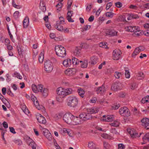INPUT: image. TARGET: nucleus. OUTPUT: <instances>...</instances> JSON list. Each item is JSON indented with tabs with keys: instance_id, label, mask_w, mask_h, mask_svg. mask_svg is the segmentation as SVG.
<instances>
[{
	"instance_id": "nucleus-1",
	"label": "nucleus",
	"mask_w": 149,
	"mask_h": 149,
	"mask_svg": "<svg viewBox=\"0 0 149 149\" xmlns=\"http://www.w3.org/2000/svg\"><path fill=\"white\" fill-rule=\"evenodd\" d=\"M72 89L70 88L65 89L61 87L58 88L56 90L57 94L62 96L63 97L72 94Z\"/></svg>"
},
{
	"instance_id": "nucleus-2",
	"label": "nucleus",
	"mask_w": 149,
	"mask_h": 149,
	"mask_svg": "<svg viewBox=\"0 0 149 149\" xmlns=\"http://www.w3.org/2000/svg\"><path fill=\"white\" fill-rule=\"evenodd\" d=\"M55 51L56 54L58 56L64 57L66 55V51L65 48L61 45L56 46Z\"/></svg>"
},
{
	"instance_id": "nucleus-3",
	"label": "nucleus",
	"mask_w": 149,
	"mask_h": 149,
	"mask_svg": "<svg viewBox=\"0 0 149 149\" xmlns=\"http://www.w3.org/2000/svg\"><path fill=\"white\" fill-rule=\"evenodd\" d=\"M68 105L70 107H74L76 106L78 103L77 99L74 96L69 97L67 99Z\"/></svg>"
},
{
	"instance_id": "nucleus-4",
	"label": "nucleus",
	"mask_w": 149,
	"mask_h": 149,
	"mask_svg": "<svg viewBox=\"0 0 149 149\" xmlns=\"http://www.w3.org/2000/svg\"><path fill=\"white\" fill-rule=\"evenodd\" d=\"M45 70L47 73L51 72L53 69V66L52 62L49 60H47L44 63Z\"/></svg>"
},
{
	"instance_id": "nucleus-5",
	"label": "nucleus",
	"mask_w": 149,
	"mask_h": 149,
	"mask_svg": "<svg viewBox=\"0 0 149 149\" xmlns=\"http://www.w3.org/2000/svg\"><path fill=\"white\" fill-rule=\"evenodd\" d=\"M73 117L71 113H66L64 115L63 119L67 123L71 125Z\"/></svg>"
},
{
	"instance_id": "nucleus-6",
	"label": "nucleus",
	"mask_w": 149,
	"mask_h": 149,
	"mask_svg": "<svg viewBox=\"0 0 149 149\" xmlns=\"http://www.w3.org/2000/svg\"><path fill=\"white\" fill-rule=\"evenodd\" d=\"M119 112L120 115L125 116H129L130 115L129 110L126 107H124L120 108Z\"/></svg>"
},
{
	"instance_id": "nucleus-7",
	"label": "nucleus",
	"mask_w": 149,
	"mask_h": 149,
	"mask_svg": "<svg viewBox=\"0 0 149 149\" xmlns=\"http://www.w3.org/2000/svg\"><path fill=\"white\" fill-rule=\"evenodd\" d=\"M83 123V122L80 116H73L71 125H77L82 124Z\"/></svg>"
},
{
	"instance_id": "nucleus-8",
	"label": "nucleus",
	"mask_w": 149,
	"mask_h": 149,
	"mask_svg": "<svg viewBox=\"0 0 149 149\" xmlns=\"http://www.w3.org/2000/svg\"><path fill=\"white\" fill-rule=\"evenodd\" d=\"M79 116H80L83 122L86 121L88 120L91 119L92 118V116L88 113H83L79 114Z\"/></svg>"
},
{
	"instance_id": "nucleus-9",
	"label": "nucleus",
	"mask_w": 149,
	"mask_h": 149,
	"mask_svg": "<svg viewBox=\"0 0 149 149\" xmlns=\"http://www.w3.org/2000/svg\"><path fill=\"white\" fill-rule=\"evenodd\" d=\"M127 131L130 134L132 138H136L137 137H139L143 133H140L139 135H138V133L136 132V130L133 129H127Z\"/></svg>"
},
{
	"instance_id": "nucleus-10",
	"label": "nucleus",
	"mask_w": 149,
	"mask_h": 149,
	"mask_svg": "<svg viewBox=\"0 0 149 149\" xmlns=\"http://www.w3.org/2000/svg\"><path fill=\"white\" fill-rule=\"evenodd\" d=\"M42 130L44 135L50 141L52 139L51 134L47 129L43 128H42Z\"/></svg>"
},
{
	"instance_id": "nucleus-11",
	"label": "nucleus",
	"mask_w": 149,
	"mask_h": 149,
	"mask_svg": "<svg viewBox=\"0 0 149 149\" xmlns=\"http://www.w3.org/2000/svg\"><path fill=\"white\" fill-rule=\"evenodd\" d=\"M121 84L119 82H116L113 84L111 86V89L114 91L121 89Z\"/></svg>"
},
{
	"instance_id": "nucleus-12",
	"label": "nucleus",
	"mask_w": 149,
	"mask_h": 149,
	"mask_svg": "<svg viewBox=\"0 0 149 149\" xmlns=\"http://www.w3.org/2000/svg\"><path fill=\"white\" fill-rule=\"evenodd\" d=\"M142 125L147 130L149 129V119L147 118H143L141 120Z\"/></svg>"
},
{
	"instance_id": "nucleus-13",
	"label": "nucleus",
	"mask_w": 149,
	"mask_h": 149,
	"mask_svg": "<svg viewBox=\"0 0 149 149\" xmlns=\"http://www.w3.org/2000/svg\"><path fill=\"white\" fill-rule=\"evenodd\" d=\"M121 52L120 51H115L113 52V59L115 60H118L121 57Z\"/></svg>"
},
{
	"instance_id": "nucleus-14",
	"label": "nucleus",
	"mask_w": 149,
	"mask_h": 149,
	"mask_svg": "<svg viewBox=\"0 0 149 149\" xmlns=\"http://www.w3.org/2000/svg\"><path fill=\"white\" fill-rule=\"evenodd\" d=\"M37 119L38 122L40 123L45 124L46 123V120L45 118L40 114H38Z\"/></svg>"
},
{
	"instance_id": "nucleus-15",
	"label": "nucleus",
	"mask_w": 149,
	"mask_h": 149,
	"mask_svg": "<svg viewBox=\"0 0 149 149\" xmlns=\"http://www.w3.org/2000/svg\"><path fill=\"white\" fill-rule=\"evenodd\" d=\"M106 91V88L103 85H102L101 86L99 87L96 89V91L97 92V94L100 93L101 94H103Z\"/></svg>"
},
{
	"instance_id": "nucleus-16",
	"label": "nucleus",
	"mask_w": 149,
	"mask_h": 149,
	"mask_svg": "<svg viewBox=\"0 0 149 149\" xmlns=\"http://www.w3.org/2000/svg\"><path fill=\"white\" fill-rule=\"evenodd\" d=\"M126 30L129 32L135 33L136 30L137 28L136 26H128L125 28Z\"/></svg>"
},
{
	"instance_id": "nucleus-17",
	"label": "nucleus",
	"mask_w": 149,
	"mask_h": 149,
	"mask_svg": "<svg viewBox=\"0 0 149 149\" xmlns=\"http://www.w3.org/2000/svg\"><path fill=\"white\" fill-rule=\"evenodd\" d=\"M87 110L88 113L91 115V114L96 113L99 111L98 109L94 108L88 109Z\"/></svg>"
},
{
	"instance_id": "nucleus-18",
	"label": "nucleus",
	"mask_w": 149,
	"mask_h": 149,
	"mask_svg": "<svg viewBox=\"0 0 149 149\" xmlns=\"http://www.w3.org/2000/svg\"><path fill=\"white\" fill-rule=\"evenodd\" d=\"M29 19L28 17H25V19L23 22V26L24 28H26L27 27L28 25V23L29 22Z\"/></svg>"
},
{
	"instance_id": "nucleus-19",
	"label": "nucleus",
	"mask_w": 149,
	"mask_h": 149,
	"mask_svg": "<svg viewBox=\"0 0 149 149\" xmlns=\"http://www.w3.org/2000/svg\"><path fill=\"white\" fill-rule=\"evenodd\" d=\"M97 62V57L95 56H93L91 58V61L89 63L91 64L94 65L96 64Z\"/></svg>"
},
{
	"instance_id": "nucleus-20",
	"label": "nucleus",
	"mask_w": 149,
	"mask_h": 149,
	"mask_svg": "<svg viewBox=\"0 0 149 149\" xmlns=\"http://www.w3.org/2000/svg\"><path fill=\"white\" fill-rule=\"evenodd\" d=\"M107 34L111 36H114L117 35V32L114 30L109 29L107 31Z\"/></svg>"
},
{
	"instance_id": "nucleus-21",
	"label": "nucleus",
	"mask_w": 149,
	"mask_h": 149,
	"mask_svg": "<svg viewBox=\"0 0 149 149\" xmlns=\"http://www.w3.org/2000/svg\"><path fill=\"white\" fill-rule=\"evenodd\" d=\"M77 92L79 95L82 97H84V96L85 91L81 88H80L78 89Z\"/></svg>"
},
{
	"instance_id": "nucleus-22",
	"label": "nucleus",
	"mask_w": 149,
	"mask_h": 149,
	"mask_svg": "<svg viewBox=\"0 0 149 149\" xmlns=\"http://www.w3.org/2000/svg\"><path fill=\"white\" fill-rule=\"evenodd\" d=\"M44 51H43L41 52L39 56V61L40 63H42L43 62L44 59Z\"/></svg>"
},
{
	"instance_id": "nucleus-23",
	"label": "nucleus",
	"mask_w": 149,
	"mask_h": 149,
	"mask_svg": "<svg viewBox=\"0 0 149 149\" xmlns=\"http://www.w3.org/2000/svg\"><path fill=\"white\" fill-rule=\"evenodd\" d=\"M80 63H82L81 66V67L83 68H86L88 65V61L87 60H85L84 61H79Z\"/></svg>"
},
{
	"instance_id": "nucleus-24",
	"label": "nucleus",
	"mask_w": 149,
	"mask_h": 149,
	"mask_svg": "<svg viewBox=\"0 0 149 149\" xmlns=\"http://www.w3.org/2000/svg\"><path fill=\"white\" fill-rule=\"evenodd\" d=\"M142 139L144 142L149 141V133H146L143 137Z\"/></svg>"
},
{
	"instance_id": "nucleus-25",
	"label": "nucleus",
	"mask_w": 149,
	"mask_h": 149,
	"mask_svg": "<svg viewBox=\"0 0 149 149\" xmlns=\"http://www.w3.org/2000/svg\"><path fill=\"white\" fill-rule=\"evenodd\" d=\"M106 117L107 119H104V120H105L106 121L110 122L113 120V115H107Z\"/></svg>"
},
{
	"instance_id": "nucleus-26",
	"label": "nucleus",
	"mask_w": 149,
	"mask_h": 149,
	"mask_svg": "<svg viewBox=\"0 0 149 149\" xmlns=\"http://www.w3.org/2000/svg\"><path fill=\"white\" fill-rule=\"evenodd\" d=\"M40 7L43 8V9H42L43 12H44L46 10V7L45 6V4L43 0L40 1Z\"/></svg>"
},
{
	"instance_id": "nucleus-27",
	"label": "nucleus",
	"mask_w": 149,
	"mask_h": 149,
	"mask_svg": "<svg viewBox=\"0 0 149 149\" xmlns=\"http://www.w3.org/2000/svg\"><path fill=\"white\" fill-rule=\"evenodd\" d=\"M141 102L142 103H144L145 102H149V96L147 95L145 97L143 98Z\"/></svg>"
},
{
	"instance_id": "nucleus-28",
	"label": "nucleus",
	"mask_w": 149,
	"mask_h": 149,
	"mask_svg": "<svg viewBox=\"0 0 149 149\" xmlns=\"http://www.w3.org/2000/svg\"><path fill=\"white\" fill-rule=\"evenodd\" d=\"M88 147L91 149L96 148L95 144L93 142H90L88 143Z\"/></svg>"
},
{
	"instance_id": "nucleus-29",
	"label": "nucleus",
	"mask_w": 149,
	"mask_h": 149,
	"mask_svg": "<svg viewBox=\"0 0 149 149\" xmlns=\"http://www.w3.org/2000/svg\"><path fill=\"white\" fill-rule=\"evenodd\" d=\"M120 124V123L117 120L114 121L113 123H110V124L111 126L114 127H118Z\"/></svg>"
},
{
	"instance_id": "nucleus-30",
	"label": "nucleus",
	"mask_w": 149,
	"mask_h": 149,
	"mask_svg": "<svg viewBox=\"0 0 149 149\" xmlns=\"http://www.w3.org/2000/svg\"><path fill=\"white\" fill-rule=\"evenodd\" d=\"M118 21L120 22H125L126 21L124 15H120L118 17Z\"/></svg>"
},
{
	"instance_id": "nucleus-31",
	"label": "nucleus",
	"mask_w": 149,
	"mask_h": 149,
	"mask_svg": "<svg viewBox=\"0 0 149 149\" xmlns=\"http://www.w3.org/2000/svg\"><path fill=\"white\" fill-rule=\"evenodd\" d=\"M62 2H60L58 3L57 4L56 6V8H58L57 9V10L58 11L57 12H58L61 10V8L62 6V3H61Z\"/></svg>"
},
{
	"instance_id": "nucleus-32",
	"label": "nucleus",
	"mask_w": 149,
	"mask_h": 149,
	"mask_svg": "<svg viewBox=\"0 0 149 149\" xmlns=\"http://www.w3.org/2000/svg\"><path fill=\"white\" fill-rule=\"evenodd\" d=\"M42 95L43 96L45 97H46L48 95V90L47 88H44L42 91Z\"/></svg>"
},
{
	"instance_id": "nucleus-33",
	"label": "nucleus",
	"mask_w": 149,
	"mask_h": 149,
	"mask_svg": "<svg viewBox=\"0 0 149 149\" xmlns=\"http://www.w3.org/2000/svg\"><path fill=\"white\" fill-rule=\"evenodd\" d=\"M36 144L34 141L30 142L29 144V145L31 146L32 149H36Z\"/></svg>"
},
{
	"instance_id": "nucleus-34",
	"label": "nucleus",
	"mask_w": 149,
	"mask_h": 149,
	"mask_svg": "<svg viewBox=\"0 0 149 149\" xmlns=\"http://www.w3.org/2000/svg\"><path fill=\"white\" fill-rule=\"evenodd\" d=\"M32 88L33 91L34 93H37L38 92L37 86L34 84H33L32 85Z\"/></svg>"
},
{
	"instance_id": "nucleus-35",
	"label": "nucleus",
	"mask_w": 149,
	"mask_h": 149,
	"mask_svg": "<svg viewBox=\"0 0 149 149\" xmlns=\"http://www.w3.org/2000/svg\"><path fill=\"white\" fill-rule=\"evenodd\" d=\"M67 18L68 21L70 22H74V20L72 19L71 18V17L72 16V15H70V14H68V13H67Z\"/></svg>"
},
{
	"instance_id": "nucleus-36",
	"label": "nucleus",
	"mask_w": 149,
	"mask_h": 149,
	"mask_svg": "<svg viewBox=\"0 0 149 149\" xmlns=\"http://www.w3.org/2000/svg\"><path fill=\"white\" fill-rule=\"evenodd\" d=\"M138 79H142L144 78L145 77V75L142 72H140L138 73Z\"/></svg>"
},
{
	"instance_id": "nucleus-37",
	"label": "nucleus",
	"mask_w": 149,
	"mask_h": 149,
	"mask_svg": "<svg viewBox=\"0 0 149 149\" xmlns=\"http://www.w3.org/2000/svg\"><path fill=\"white\" fill-rule=\"evenodd\" d=\"M114 75L116 78L119 79L120 76L121 75V74L120 72L116 71L115 72Z\"/></svg>"
},
{
	"instance_id": "nucleus-38",
	"label": "nucleus",
	"mask_w": 149,
	"mask_h": 149,
	"mask_svg": "<svg viewBox=\"0 0 149 149\" xmlns=\"http://www.w3.org/2000/svg\"><path fill=\"white\" fill-rule=\"evenodd\" d=\"M79 62L78 59L74 57L73 58H72V63L73 65H77V64H78Z\"/></svg>"
},
{
	"instance_id": "nucleus-39",
	"label": "nucleus",
	"mask_w": 149,
	"mask_h": 149,
	"mask_svg": "<svg viewBox=\"0 0 149 149\" xmlns=\"http://www.w3.org/2000/svg\"><path fill=\"white\" fill-rule=\"evenodd\" d=\"M120 105L119 104H117V103H114L113 104V105L112 106V109L115 110L118 109L119 107H120Z\"/></svg>"
},
{
	"instance_id": "nucleus-40",
	"label": "nucleus",
	"mask_w": 149,
	"mask_h": 149,
	"mask_svg": "<svg viewBox=\"0 0 149 149\" xmlns=\"http://www.w3.org/2000/svg\"><path fill=\"white\" fill-rule=\"evenodd\" d=\"M114 15V13L111 12H107L106 13V16L108 17H110L111 18H112L113 17Z\"/></svg>"
},
{
	"instance_id": "nucleus-41",
	"label": "nucleus",
	"mask_w": 149,
	"mask_h": 149,
	"mask_svg": "<svg viewBox=\"0 0 149 149\" xmlns=\"http://www.w3.org/2000/svg\"><path fill=\"white\" fill-rule=\"evenodd\" d=\"M134 34L138 36L142 35V31L141 30H138L137 29L135 32L134 33Z\"/></svg>"
},
{
	"instance_id": "nucleus-42",
	"label": "nucleus",
	"mask_w": 149,
	"mask_h": 149,
	"mask_svg": "<svg viewBox=\"0 0 149 149\" xmlns=\"http://www.w3.org/2000/svg\"><path fill=\"white\" fill-rule=\"evenodd\" d=\"M104 147L105 149H109L110 146V145L107 142H104Z\"/></svg>"
},
{
	"instance_id": "nucleus-43",
	"label": "nucleus",
	"mask_w": 149,
	"mask_h": 149,
	"mask_svg": "<svg viewBox=\"0 0 149 149\" xmlns=\"http://www.w3.org/2000/svg\"><path fill=\"white\" fill-rule=\"evenodd\" d=\"M37 87L38 92H42V90L44 88H43L42 85V84H38L37 85Z\"/></svg>"
},
{
	"instance_id": "nucleus-44",
	"label": "nucleus",
	"mask_w": 149,
	"mask_h": 149,
	"mask_svg": "<svg viewBox=\"0 0 149 149\" xmlns=\"http://www.w3.org/2000/svg\"><path fill=\"white\" fill-rule=\"evenodd\" d=\"M13 76H15V77H17L20 79H21L22 78V77L21 75H20L17 72L14 73Z\"/></svg>"
},
{
	"instance_id": "nucleus-45",
	"label": "nucleus",
	"mask_w": 149,
	"mask_h": 149,
	"mask_svg": "<svg viewBox=\"0 0 149 149\" xmlns=\"http://www.w3.org/2000/svg\"><path fill=\"white\" fill-rule=\"evenodd\" d=\"M125 77L127 78H129L130 77V74L129 70L125 69Z\"/></svg>"
},
{
	"instance_id": "nucleus-46",
	"label": "nucleus",
	"mask_w": 149,
	"mask_h": 149,
	"mask_svg": "<svg viewBox=\"0 0 149 149\" xmlns=\"http://www.w3.org/2000/svg\"><path fill=\"white\" fill-rule=\"evenodd\" d=\"M80 50L78 49V47H77L74 51V54L76 55H79L80 53Z\"/></svg>"
},
{
	"instance_id": "nucleus-47",
	"label": "nucleus",
	"mask_w": 149,
	"mask_h": 149,
	"mask_svg": "<svg viewBox=\"0 0 149 149\" xmlns=\"http://www.w3.org/2000/svg\"><path fill=\"white\" fill-rule=\"evenodd\" d=\"M91 28V26L86 25L83 27L82 29L83 31H85Z\"/></svg>"
},
{
	"instance_id": "nucleus-48",
	"label": "nucleus",
	"mask_w": 149,
	"mask_h": 149,
	"mask_svg": "<svg viewBox=\"0 0 149 149\" xmlns=\"http://www.w3.org/2000/svg\"><path fill=\"white\" fill-rule=\"evenodd\" d=\"M55 27L59 31H62L63 30V27L62 26H55Z\"/></svg>"
},
{
	"instance_id": "nucleus-49",
	"label": "nucleus",
	"mask_w": 149,
	"mask_h": 149,
	"mask_svg": "<svg viewBox=\"0 0 149 149\" xmlns=\"http://www.w3.org/2000/svg\"><path fill=\"white\" fill-rule=\"evenodd\" d=\"M130 17H131V18L135 19H137L139 18V17L137 15L132 14H130Z\"/></svg>"
},
{
	"instance_id": "nucleus-50",
	"label": "nucleus",
	"mask_w": 149,
	"mask_h": 149,
	"mask_svg": "<svg viewBox=\"0 0 149 149\" xmlns=\"http://www.w3.org/2000/svg\"><path fill=\"white\" fill-rule=\"evenodd\" d=\"M19 12L18 11H15L13 14V17L15 19H17L19 16Z\"/></svg>"
},
{
	"instance_id": "nucleus-51",
	"label": "nucleus",
	"mask_w": 149,
	"mask_h": 149,
	"mask_svg": "<svg viewBox=\"0 0 149 149\" xmlns=\"http://www.w3.org/2000/svg\"><path fill=\"white\" fill-rule=\"evenodd\" d=\"M115 4L116 6L118 8H120L122 6V4L119 1L117 2Z\"/></svg>"
},
{
	"instance_id": "nucleus-52",
	"label": "nucleus",
	"mask_w": 149,
	"mask_h": 149,
	"mask_svg": "<svg viewBox=\"0 0 149 149\" xmlns=\"http://www.w3.org/2000/svg\"><path fill=\"white\" fill-rule=\"evenodd\" d=\"M15 144L17 145L20 146L22 144V141L20 140H16L14 141Z\"/></svg>"
},
{
	"instance_id": "nucleus-53",
	"label": "nucleus",
	"mask_w": 149,
	"mask_h": 149,
	"mask_svg": "<svg viewBox=\"0 0 149 149\" xmlns=\"http://www.w3.org/2000/svg\"><path fill=\"white\" fill-rule=\"evenodd\" d=\"M7 93L8 95H10L11 97L14 96V95L13 93L11 92L10 89L9 88L8 89L7 91Z\"/></svg>"
},
{
	"instance_id": "nucleus-54",
	"label": "nucleus",
	"mask_w": 149,
	"mask_h": 149,
	"mask_svg": "<svg viewBox=\"0 0 149 149\" xmlns=\"http://www.w3.org/2000/svg\"><path fill=\"white\" fill-rule=\"evenodd\" d=\"M133 114L135 116H137L138 114V112L137 111V109L135 108L134 109L132 110Z\"/></svg>"
},
{
	"instance_id": "nucleus-55",
	"label": "nucleus",
	"mask_w": 149,
	"mask_h": 149,
	"mask_svg": "<svg viewBox=\"0 0 149 149\" xmlns=\"http://www.w3.org/2000/svg\"><path fill=\"white\" fill-rule=\"evenodd\" d=\"M112 4L111 2H109L107 3L106 5V9L107 10L112 6Z\"/></svg>"
},
{
	"instance_id": "nucleus-56",
	"label": "nucleus",
	"mask_w": 149,
	"mask_h": 149,
	"mask_svg": "<svg viewBox=\"0 0 149 149\" xmlns=\"http://www.w3.org/2000/svg\"><path fill=\"white\" fill-rule=\"evenodd\" d=\"M34 105H35V106L36 107L37 109L38 110L40 109V107L39 106V104L37 100L36 101V103L35 102H34Z\"/></svg>"
},
{
	"instance_id": "nucleus-57",
	"label": "nucleus",
	"mask_w": 149,
	"mask_h": 149,
	"mask_svg": "<svg viewBox=\"0 0 149 149\" xmlns=\"http://www.w3.org/2000/svg\"><path fill=\"white\" fill-rule=\"evenodd\" d=\"M63 131L65 133H67L68 135L69 136H71L70 135L71 133H70V131L69 130L66 129V128H64L63 129Z\"/></svg>"
},
{
	"instance_id": "nucleus-58",
	"label": "nucleus",
	"mask_w": 149,
	"mask_h": 149,
	"mask_svg": "<svg viewBox=\"0 0 149 149\" xmlns=\"http://www.w3.org/2000/svg\"><path fill=\"white\" fill-rule=\"evenodd\" d=\"M9 128L10 129V131L11 132L14 134H15L16 133L15 131V129L13 127H9Z\"/></svg>"
},
{
	"instance_id": "nucleus-59",
	"label": "nucleus",
	"mask_w": 149,
	"mask_h": 149,
	"mask_svg": "<svg viewBox=\"0 0 149 149\" xmlns=\"http://www.w3.org/2000/svg\"><path fill=\"white\" fill-rule=\"evenodd\" d=\"M67 61V60H65L63 61V64L64 66L66 67L68 66V62Z\"/></svg>"
},
{
	"instance_id": "nucleus-60",
	"label": "nucleus",
	"mask_w": 149,
	"mask_h": 149,
	"mask_svg": "<svg viewBox=\"0 0 149 149\" xmlns=\"http://www.w3.org/2000/svg\"><path fill=\"white\" fill-rule=\"evenodd\" d=\"M124 145L123 144H119L118 145V149H124Z\"/></svg>"
},
{
	"instance_id": "nucleus-61",
	"label": "nucleus",
	"mask_w": 149,
	"mask_h": 149,
	"mask_svg": "<svg viewBox=\"0 0 149 149\" xmlns=\"http://www.w3.org/2000/svg\"><path fill=\"white\" fill-rule=\"evenodd\" d=\"M126 94L125 93L121 92L119 93V96L120 97H124L125 96Z\"/></svg>"
},
{
	"instance_id": "nucleus-62",
	"label": "nucleus",
	"mask_w": 149,
	"mask_h": 149,
	"mask_svg": "<svg viewBox=\"0 0 149 149\" xmlns=\"http://www.w3.org/2000/svg\"><path fill=\"white\" fill-rule=\"evenodd\" d=\"M59 19L60 20V21L61 23H63V24H65V19L64 17H59Z\"/></svg>"
},
{
	"instance_id": "nucleus-63",
	"label": "nucleus",
	"mask_w": 149,
	"mask_h": 149,
	"mask_svg": "<svg viewBox=\"0 0 149 149\" xmlns=\"http://www.w3.org/2000/svg\"><path fill=\"white\" fill-rule=\"evenodd\" d=\"M2 93L3 95H5L6 92V89L5 87H3L2 89Z\"/></svg>"
},
{
	"instance_id": "nucleus-64",
	"label": "nucleus",
	"mask_w": 149,
	"mask_h": 149,
	"mask_svg": "<svg viewBox=\"0 0 149 149\" xmlns=\"http://www.w3.org/2000/svg\"><path fill=\"white\" fill-rule=\"evenodd\" d=\"M3 127L5 128L8 127V124L5 121H4L3 123Z\"/></svg>"
}]
</instances>
